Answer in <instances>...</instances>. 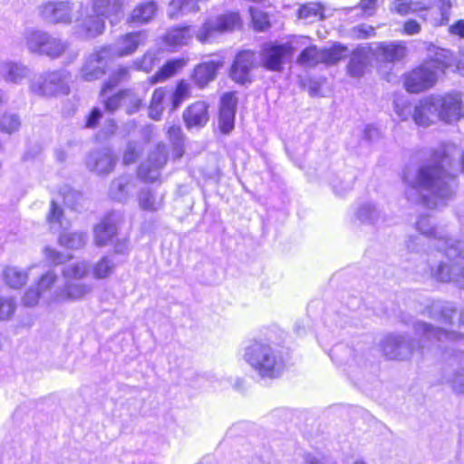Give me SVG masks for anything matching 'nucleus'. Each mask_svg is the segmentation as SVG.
<instances>
[{"mask_svg": "<svg viewBox=\"0 0 464 464\" xmlns=\"http://www.w3.org/2000/svg\"><path fill=\"white\" fill-rule=\"evenodd\" d=\"M168 136L174 146L175 158L179 159L183 155V134L180 126H169L168 128Z\"/></svg>", "mask_w": 464, "mask_h": 464, "instance_id": "nucleus-43", "label": "nucleus"}, {"mask_svg": "<svg viewBox=\"0 0 464 464\" xmlns=\"http://www.w3.org/2000/svg\"><path fill=\"white\" fill-rule=\"evenodd\" d=\"M71 73L66 70L46 72L34 80L31 91L40 96L67 94L70 91Z\"/></svg>", "mask_w": 464, "mask_h": 464, "instance_id": "nucleus-10", "label": "nucleus"}, {"mask_svg": "<svg viewBox=\"0 0 464 464\" xmlns=\"http://www.w3.org/2000/svg\"><path fill=\"white\" fill-rule=\"evenodd\" d=\"M354 37L364 39L374 34V28L371 25L361 24L353 29Z\"/></svg>", "mask_w": 464, "mask_h": 464, "instance_id": "nucleus-59", "label": "nucleus"}, {"mask_svg": "<svg viewBox=\"0 0 464 464\" xmlns=\"http://www.w3.org/2000/svg\"><path fill=\"white\" fill-rule=\"evenodd\" d=\"M243 359L261 378H277L285 369L281 351L261 339L252 340L246 345Z\"/></svg>", "mask_w": 464, "mask_h": 464, "instance_id": "nucleus-3", "label": "nucleus"}, {"mask_svg": "<svg viewBox=\"0 0 464 464\" xmlns=\"http://www.w3.org/2000/svg\"><path fill=\"white\" fill-rule=\"evenodd\" d=\"M392 9L400 14H408L410 13L422 14V4L408 0H397L392 5Z\"/></svg>", "mask_w": 464, "mask_h": 464, "instance_id": "nucleus-47", "label": "nucleus"}, {"mask_svg": "<svg viewBox=\"0 0 464 464\" xmlns=\"http://www.w3.org/2000/svg\"><path fill=\"white\" fill-rule=\"evenodd\" d=\"M438 96L431 95L419 102L415 106L412 119L419 126H429L435 120H439Z\"/></svg>", "mask_w": 464, "mask_h": 464, "instance_id": "nucleus-21", "label": "nucleus"}, {"mask_svg": "<svg viewBox=\"0 0 464 464\" xmlns=\"http://www.w3.org/2000/svg\"><path fill=\"white\" fill-rule=\"evenodd\" d=\"M450 148L436 152L430 162L422 165L416 171L407 169L403 180L408 185L407 198L421 202L430 208L446 204L454 194L455 176L446 169L451 166Z\"/></svg>", "mask_w": 464, "mask_h": 464, "instance_id": "nucleus-1", "label": "nucleus"}, {"mask_svg": "<svg viewBox=\"0 0 464 464\" xmlns=\"http://www.w3.org/2000/svg\"><path fill=\"white\" fill-rule=\"evenodd\" d=\"M107 94H108V92L104 96H102L101 94V97L103 101L106 111H108L110 112H113L116 110H118L121 106H123L122 91L112 95V96H110V97H107Z\"/></svg>", "mask_w": 464, "mask_h": 464, "instance_id": "nucleus-53", "label": "nucleus"}, {"mask_svg": "<svg viewBox=\"0 0 464 464\" xmlns=\"http://www.w3.org/2000/svg\"><path fill=\"white\" fill-rule=\"evenodd\" d=\"M208 104L203 101H198L190 104L183 111V120L186 127L190 129H201L209 120Z\"/></svg>", "mask_w": 464, "mask_h": 464, "instance_id": "nucleus-26", "label": "nucleus"}, {"mask_svg": "<svg viewBox=\"0 0 464 464\" xmlns=\"http://www.w3.org/2000/svg\"><path fill=\"white\" fill-rule=\"evenodd\" d=\"M45 258L53 265H60L71 258V256L64 255L51 247L44 248Z\"/></svg>", "mask_w": 464, "mask_h": 464, "instance_id": "nucleus-56", "label": "nucleus"}, {"mask_svg": "<svg viewBox=\"0 0 464 464\" xmlns=\"http://www.w3.org/2000/svg\"><path fill=\"white\" fill-rule=\"evenodd\" d=\"M165 97V91L162 88H158L154 91L151 98L150 104L156 105L159 107H163L162 102Z\"/></svg>", "mask_w": 464, "mask_h": 464, "instance_id": "nucleus-63", "label": "nucleus"}, {"mask_svg": "<svg viewBox=\"0 0 464 464\" xmlns=\"http://www.w3.org/2000/svg\"><path fill=\"white\" fill-rule=\"evenodd\" d=\"M292 52L293 47L288 43L281 44L266 43L260 51L261 63L268 71L280 72L283 68L284 59Z\"/></svg>", "mask_w": 464, "mask_h": 464, "instance_id": "nucleus-13", "label": "nucleus"}, {"mask_svg": "<svg viewBox=\"0 0 464 464\" xmlns=\"http://www.w3.org/2000/svg\"><path fill=\"white\" fill-rule=\"evenodd\" d=\"M102 115V114L101 109H99L97 107L93 108L92 110V111L90 112V114L86 118L84 127L88 128V129L95 128L97 126L99 121L101 120Z\"/></svg>", "mask_w": 464, "mask_h": 464, "instance_id": "nucleus-60", "label": "nucleus"}, {"mask_svg": "<svg viewBox=\"0 0 464 464\" xmlns=\"http://www.w3.org/2000/svg\"><path fill=\"white\" fill-rule=\"evenodd\" d=\"M82 2L72 0H50L42 3L38 7L40 18L52 25H70L82 15Z\"/></svg>", "mask_w": 464, "mask_h": 464, "instance_id": "nucleus-8", "label": "nucleus"}, {"mask_svg": "<svg viewBox=\"0 0 464 464\" xmlns=\"http://www.w3.org/2000/svg\"><path fill=\"white\" fill-rule=\"evenodd\" d=\"M190 91L191 87L188 82L179 81L172 95V109H177L185 99L188 98Z\"/></svg>", "mask_w": 464, "mask_h": 464, "instance_id": "nucleus-46", "label": "nucleus"}, {"mask_svg": "<svg viewBox=\"0 0 464 464\" xmlns=\"http://www.w3.org/2000/svg\"><path fill=\"white\" fill-rule=\"evenodd\" d=\"M450 33L464 38V20L460 19L450 27Z\"/></svg>", "mask_w": 464, "mask_h": 464, "instance_id": "nucleus-64", "label": "nucleus"}, {"mask_svg": "<svg viewBox=\"0 0 464 464\" xmlns=\"http://www.w3.org/2000/svg\"><path fill=\"white\" fill-rule=\"evenodd\" d=\"M447 382L454 392L464 394V366L447 376Z\"/></svg>", "mask_w": 464, "mask_h": 464, "instance_id": "nucleus-49", "label": "nucleus"}, {"mask_svg": "<svg viewBox=\"0 0 464 464\" xmlns=\"http://www.w3.org/2000/svg\"><path fill=\"white\" fill-rule=\"evenodd\" d=\"M255 53L243 51L237 53L231 66L230 76L238 83L250 82V72L254 66Z\"/></svg>", "mask_w": 464, "mask_h": 464, "instance_id": "nucleus-24", "label": "nucleus"}, {"mask_svg": "<svg viewBox=\"0 0 464 464\" xmlns=\"http://www.w3.org/2000/svg\"><path fill=\"white\" fill-rule=\"evenodd\" d=\"M158 10L154 1H147L139 5L131 13L130 20L134 23L146 24L150 22Z\"/></svg>", "mask_w": 464, "mask_h": 464, "instance_id": "nucleus-37", "label": "nucleus"}, {"mask_svg": "<svg viewBox=\"0 0 464 464\" xmlns=\"http://www.w3.org/2000/svg\"><path fill=\"white\" fill-rule=\"evenodd\" d=\"M155 55L150 53H147L140 61L135 62V65L139 70L144 72H150L154 66Z\"/></svg>", "mask_w": 464, "mask_h": 464, "instance_id": "nucleus-57", "label": "nucleus"}, {"mask_svg": "<svg viewBox=\"0 0 464 464\" xmlns=\"http://www.w3.org/2000/svg\"><path fill=\"white\" fill-rule=\"evenodd\" d=\"M345 52L346 48L340 44H334L328 49H318L315 45H311L301 52L297 63L306 67H314L319 63L333 65L344 57Z\"/></svg>", "mask_w": 464, "mask_h": 464, "instance_id": "nucleus-11", "label": "nucleus"}, {"mask_svg": "<svg viewBox=\"0 0 464 464\" xmlns=\"http://www.w3.org/2000/svg\"><path fill=\"white\" fill-rule=\"evenodd\" d=\"M110 56V49L108 47H101L94 51L86 59L82 68V76L86 81H93L101 78L105 74Z\"/></svg>", "mask_w": 464, "mask_h": 464, "instance_id": "nucleus-16", "label": "nucleus"}, {"mask_svg": "<svg viewBox=\"0 0 464 464\" xmlns=\"http://www.w3.org/2000/svg\"><path fill=\"white\" fill-rule=\"evenodd\" d=\"M47 39L44 41V46L39 55H44L51 59H58L65 53L69 48V42L48 33Z\"/></svg>", "mask_w": 464, "mask_h": 464, "instance_id": "nucleus-33", "label": "nucleus"}, {"mask_svg": "<svg viewBox=\"0 0 464 464\" xmlns=\"http://www.w3.org/2000/svg\"><path fill=\"white\" fill-rule=\"evenodd\" d=\"M377 0H361L360 8L362 14L365 16H371L376 10Z\"/></svg>", "mask_w": 464, "mask_h": 464, "instance_id": "nucleus-61", "label": "nucleus"}, {"mask_svg": "<svg viewBox=\"0 0 464 464\" xmlns=\"http://www.w3.org/2000/svg\"><path fill=\"white\" fill-rule=\"evenodd\" d=\"M124 0H94L93 14H83L79 17L74 26V34L84 40H92L102 35L105 31L103 17L119 16L123 13Z\"/></svg>", "mask_w": 464, "mask_h": 464, "instance_id": "nucleus-5", "label": "nucleus"}, {"mask_svg": "<svg viewBox=\"0 0 464 464\" xmlns=\"http://www.w3.org/2000/svg\"><path fill=\"white\" fill-rule=\"evenodd\" d=\"M56 278H57L56 275L52 271H49L45 275L41 276V278L37 284V286L44 293V295L49 290L51 285H53Z\"/></svg>", "mask_w": 464, "mask_h": 464, "instance_id": "nucleus-58", "label": "nucleus"}, {"mask_svg": "<svg viewBox=\"0 0 464 464\" xmlns=\"http://www.w3.org/2000/svg\"><path fill=\"white\" fill-rule=\"evenodd\" d=\"M47 34L48 32L44 30L35 28L26 29L24 33L23 39L28 52L39 55L44 41L47 39Z\"/></svg>", "mask_w": 464, "mask_h": 464, "instance_id": "nucleus-34", "label": "nucleus"}, {"mask_svg": "<svg viewBox=\"0 0 464 464\" xmlns=\"http://www.w3.org/2000/svg\"><path fill=\"white\" fill-rule=\"evenodd\" d=\"M365 69V62L362 57L353 54L347 65L348 72L353 77H360Z\"/></svg>", "mask_w": 464, "mask_h": 464, "instance_id": "nucleus-52", "label": "nucleus"}, {"mask_svg": "<svg viewBox=\"0 0 464 464\" xmlns=\"http://www.w3.org/2000/svg\"><path fill=\"white\" fill-rule=\"evenodd\" d=\"M241 25L238 13H227L215 18L208 19L198 32L190 25L175 26L169 29L163 37V42L170 47H179L188 44L193 35L202 44L208 43L218 34L232 31Z\"/></svg>", "mask_w": 464, "mask_h": 464, "instance_id": "nucleus-2", "label": "nucleus"}, {"mask_svg": "<svg viewBox=\"0 0 464 464\" xmlns=\"http://www.w3.org/2000/svg\"><path fill=\"white\" fill-rule=\"evenodd\" d=\"M117 219L115 214H110L94 227V242L97 246L113 243V237L117 234Z\"/></svg>", "mask_w": 464, "mask_h": 464, "instance_id": "nucleus-27", "label": "nucleus"}, {"mask_svg": "<svg viewBox=\"0 0 464 464\" xmlns=\"http://www.w3.org/2000/svg\"><path fill=\"white\" fill-rule=\"evenodd\" d=\"M30 74V70L24 64L13 62H0V76L8 82L20 83Z\"/></svg>", "mask_w": 464, "mask_h": 464, "instance_id": "nucleus-30", "label": "nucleus"}, {"mask_svg": "<svg viewBox=\"0 0 464 464\" xmlns=\"http://www.w3.org/2000/svg\"><path fill=\"white\" fill-rule=\"evenodd\" d=\"M463 269L464 266L460 267L457 262L449 264L440 261L436 267L432 266L430 268V275L437 281L443 283L454 282L459 287H464Z\"/></svg>", "mask_w": 464, "mask_h": 464, "instance_id": "nucleus-25", "label": "nucleus"}, {"mask_svg": "<svg viewBox=\"0 0 464 464\" xmlns=\"http://www.w3.org/2000/svg\"><path fill=\"white\" fill-rule=\"evenodd\" d=\"M130 79V70L127 67L117 68L110 76L109 80L104 83L102 89V95L104 96L109 91H111L121 82Z\"/></svg>", "mask_w": 464, "mask_h": 464, "instance_id": "nucleus-41", "label": "nucleus"}, {"mask_svg": "<svg viewBox=\"0 0 464 464\" xmlns=\"http://www.w3.org/2000/svg\"><path fill=\"white\" fill-rule=\"evenodd\" d=\"M21 121L15 113H5L0 118V131L12 134L19 130Z\"/></svg>", "mask_w": 464, "mask_h": 464, "instance_id": "nucleus-44", "label": "nucleus"}, {"mask_svg": "<svg viewBox=\"0 0 464 464\" xmlns=\"http://www.w3.org/2000/svg\"><path fill=\"white\" fill-rule=\"evenodd\" d=\"M91 290L92 286L90 285L66 281L63 289L60 292H56L54 295L48 298L46 302H63L65 300L80 299L89 294Z\"/></svg>", "mask_w": 464, "mask_h": 464, "instance_id": "nucleus-29", "label": "nucleus"}, {"mask_svg": "<svg viewBox=\"0 0 464 464\" xmlns=\"http://www.w3.org/2000/svg\"><path fill=\"white\" fill-rule=\"evenodd\" d=\"M116 266L117 263L112 256H104L92 266V276L95 279H105L114 273Z\"/></svg>", "mask_w": 464, "mask_h": 464, "instance_id": "nucleus-38", "label": "nucleus"}, {"mask_svg": "<svg viewBox=\"0 0 464 464\" xmlns=\"http://www.w3.org/2000/svg\"><path fill=\"white\" fill-rule=\"evenodd\" d=\"M40 297L44 298V293L38 288H29L24 297H23V303L25 306H34L37 304Z\"/></svg>", "mask_w": 464, "mask_h": 464, "instance_id": "nucleus-55", "label": "nucleus"}, {"mask_svg": "<svg viewBox=\"0 0 464 464\" xmlns=\"http://www.w3.org/2000/svg\"><path fill=\"white\" fill-rule=\"evenodd\" d=\"M187 64L183 58L168 61L152 77V82H163L173 76Z\"/></svg>", "mask_w": 464, "mask_h": 464, "instance_id": "nucleus-39", "label": "nucleus"}, {"mask_svg": "<svg viewBox=\"0 0 464 464\" xmlns=\"http://www.w3.org/2000/svg\"><path fill=\"white\" fill-rule=\"evenodd\" d=\"M140 151L141 148L138 142H129L123 153V162L127 165L135 162Z\"/></svg>", "mask_w": 464, "mask_h": 464, "instance_id": "nucleus-54", "label": "nucleus"}, {"mask_svg": "<svg viewBox=\"0 0 464 464\" xmlns=\"http://www.w3.org/2000/svg\"><path fill=\"white\" fill-rule=\"evenodd\" d=\"M458 217L463 237L462 240L459 241L443 237L440 232L433 227L429 216H420L416 222L418 231L429 237L431 241L430 244L434 245L438 251L443 253L450 261L455 260L457 257L464 259V208L459 210Z\"/></svg>", "mask_w": 464, "mask_h": 464, "instance_id": "nucleus-6", "label": "nucleus"}, {"mask_svg": "<svg viewBox=\"0 0 464 464\" xmlns=\"http://www.w3.org/2000/svg\"><path fill=\"white\" fill-rule=\"evenodd\" d=\"M323 6L318 3H310L299 9V18L304 19L307 23H313L324 18Z\"/></svg>", "mask_w": 464, "mask_h": 464, "instance_id": "nucleus-42", "label": "nucleus"}, {"mask_svg": "<svg viewBox=\"0 0 464 464\" xmlns=\"http://www.w3.org/2000/svg\"><path fill=\"white\" fill-rule=\"evenodd\" d=\"M406 53L407 48L403 42L381 43L375 49L376 56L389 63L403 59Z\"/></svg>", "mask_w": 464, "mask_h": 464, "instance_id": "nucleus-31", "label": "nucleus"}, {"mask_svg": "<svg viewBox=\"0 0 464 464\" xmlns=\"http://www.w3.org/2000/svg\"><path fill=\"white\" fill-rule=\"evenodd\" d=\"M137 178L131 175H122L114 179L110 186L109 196L118 202H127L138 188Z\"/></svg>", "mask_w": 464, "mask_h": 464, "instance_id": "nucleus-22", "label": "nucleus"}, {"mask_svg": "<svg viewBox=\"0 0 464 464\" xmlns=\"http://www.w3.org/2000/svg\"><path fill=\"white\" fill-rule=\"evenodd\" d=\"M138 202L141 209L154 212L162 207L163 196L150 188H141L138 194Z\"/></svg>", "mask_w": 464, "mask_h": 464, "instance_id": "nucleus-36", "label": "nucleus"}, {"mask_svg": "<svg viewBox=\"0 0 464 464\" xmlns=\"http://www.w3.org/2000/svg\"><path fill=\"white\" fill-rule=\"evenodd\" d=\"M237 98L233 92H226L220 100L218 127L222 133H230L235 127Z\"/></svg>", "mask_w": 464, "mask_h": 464, "instance_id": "nucleus-20", "label": "nucleus"}, {"mask_svg": "<svg viewBox=\"0 0 464 464\" xmlns=\"http://www.w3.org/2000/svg\"><path fill=\"white\" fill-rule=\"evenodd\" d=\"M122 102L127 113L132 114L139 111L141 106L142 98L131 90L122 91Z\"/></svg>", "mask_w": 464, "mask_h": 464, "instance_id": "nucleus-45", "label": "nucleus"}, {"mask_svg": "<svg viewBox=\"0 0 464 464\" xmlns=\"http://www.w3.org/2000/svg\"><path fill=\"white\" fill-rule=\"evenodd\" d=\"M89 271V265L84 261H81L64 266L63 275L66 281H77L86 276Z\"/></svg>", "mask_w": 464, "mask_h": 464, "instance_id": "nucleus-40", "label": "nucleus"}, {"mask_svg": "<svg viewBox=\"0 0 464 464\" xmlns=\"http://www.w3.org/2000/svg\"><path fill=\"white\" fill-rule=\"evenodd\" d=\"M420 312L435 321L449 325H453V317L458 313L451 303L441 300H427Z\"/></svg>", "mask_w": 464, "mask_h": 464, "instance_id": "nucleus-19", "label": "nucleus"}, {"mask_svg": "<svg viewBox=\"0 0 464 464\" xmlns=\"http://www.w3.org/2000/svg\"><path fill=\"white\" fill-rule=\"evenodd\" d=\"M148 39L146 31H137L121 35L113 44L104 45L110 49V56L124 57L133 54L139 46L144 45Z\"/></svg>", "mask_w": 464, "mask_h": 464, "instance_id": "nucleus-14", "label": "nucleus"}, {"mask_svg": "<svg viewBox=\"0 0 464 464\" xmlns=\"http://www.w3.org/2000/svg\"><path fill=\"white\" fill-rule=\"evenodd\" d=\"M30 269L7 266L3 269V280L10 288L19 289L27 283Z\"/></svg>", "mask_w": 464, "mask_h": 464, "instance_id": "nucleus-32", "label": "nucleus"}, {"mask_svg": "<svg viewBox=\"0 0 464 464\" xmlns=\"http://www.w3.org/2000/svg\"><path fill=\"white\" fill-rule=\"evenodd\" d=\"M16 302L12 297L0 298V321L9 320L14 314Z\"/></svg>", "mask_w": 464, "mask_h": 464, "instance_id": "nucleus-50", "label": "nucleus"}, {"mask_svg": "<svg viewBox=\"0 0 464 464\" xmlns=\"http://www.w3.org/2000/svg\"><path fill=\"white\" fill-rule=\"evenodd\" d=\"M356 217L362 223L379 225L384 222L382 211L372 202L362 204L356 211Z\"/></svg>", "mask_w": 464, "mask_h": 464, "instance_id": "nucleus-35", "label": "nucleus"}, {"mask_svg": "<svg viewBox=\"0 0 464 464\" xmlns=\"http://www.w3.org/2000/svg\"><path fill=\"white\" fill-rule=\"evenodd\" d=\"M415 334L421 338V344H418L417 352L421 354L433 349H448V343L464 345V334L455 331L443 330L433 327L430 324L418 321L413 325Z\"/></svg>", "mask_w": 464, "mask_h": 464, "instance_id": "nucleus-7", "label": "nucleus"}, {"mask_svg": "<svg viewBox=\"0 0 464 464\" xmlns=\"http://www.w3.org/2000/svg\"><path fill=\"white\" fill-rule=\"evenodd\" d=\"M50 229L60 232L59 243L61 246L71 249H79L85 246L87 235L83 232H65L69 222L63 218V210L53 200L47 216Z\"/></svg>", "mask_w": 464, "mask_h": 464, "instance_id": "nucleus-9", "label": "nucleus"}, {"mask_svg": "<svg viewBox=\"0 0 464 464\" xmlns=\"http://www.w3.org/2000/svg\"><path fill=\"white\" fill-rule=\"evenodd\" d=\"M252 23L257 31H265L270 26L268 16L266 13L254 7L249 8Z\"/></svg>", "mask_w": 464, "mask_h": 464, "instance_id": "nucleus-48", "label": "nucleus"}, {"mask_svg": "<svg viewBox=\"0 0 464 464\" xmlns=\"http://www.w3.org/2000/svg\"><path fill=\"white\" fill-rule=\"evenodd\" d=\"M450 0H428L427 5L422 4L420 17L434 26L446 24L450 20Z\"/></svg>", "mask_w": 464, "mask_h": 464, "instance_id": "nucleus-17", "label": "nucleus"}, {"mask_svg": "<svg viewBox=\"0 0 464 464\" xmlns=\"http://www.w3.org/2000/svg\"><path fill=\"white\" fill-rule=\"evenodd\" d=\"M382 349L390 360H406L414 352V345L404 335L390 334L383 338Z\"/></svg>", "mask_w": 464, "mask_h": 464, "instance_id": "nucleus-15", "label": "nucleus"}, {"mask_svg": "<svg viewBox=\"0 0 464 464\" xmlns=\"http://www.w3.org/2000/svg\"><path fill=\"white\" fill-rule=\"evenodd\" d=\"M167 162V149L164 144H158L147 160L138 169L139 177L145 182H154L160 177V171Z\"/></svg>", "mask_w": 464, "mask_h": 464, "instance_id": "nucleus-12", "label": "nucleus"}, {"mask_svg": "<svg viewBox=\"0 0 464 464\" xmlns=\"http://www.w3.org/2000/svg\"><path fill=\"white\" fill-rule=\"evenodd\" d=\"M439 105V120L452 122L462 115V96L459 92L437 95Z\"/></svg>", "mask_w": 464, "mask_h": 464, "instance_id": "nucleus-18", "label": "nucleus"}, {"mask_svg": "<svg viewBox=\"0 0 464 464\" xmlns=\"http://www.w3.org/2000/svg\"><path fill=\"white\" fill-rule=\"evenodd\" d=\"M450 50L438 49L434 56L405 76L404 85L409 92L418 93L435 85L440 74L452 65Z\"/></svg>", "mask_w": 464, "mask_h": 464, "instance_id": "nucleus-4", "label": "nucleus"}, {"mask_svg": "<svg viewBox=\"0 0 464 464\" xmlns=\"http://www.w3.org/2000/svg\"><path fill=\"white\" fill-rule=\"evenodd\" d=\"M87 169L98 175L111 172L116 164V159L108 149L91 152L86 159Z\"/></svg>", "mask_w": 464, "mask_h": 464, "instance_id": "nucleus-23", "label": "nucleus"}, {"mask_svg": "<svg viewBox=\"0 0 464 464\" xmlns=\"http://www.w3.org/2000/svg\"><path fill=\"white\" fill-rule=\"evenodd\" d=\"M394 111L401 121H407L413 116L411 103L402 98L394 101Z\"/></svg>", "mask_w": 464, "mask_h": 464, "instance_id": "nucleus-51", "label": "nucleus"}, {"mask_svg": "<svg viewBox=\"0 0 464 464\" xmlns=\"http://www.w3.org/2000/svg\"><path fill=\"white\" fill-rule=\"evenodd\" d=\"M420 31V24L412 19H410L404 23L403 32L406 34L413 35L418 34Z\"/></svg>", "mask_w": 464, "mask_h": 464, "instance_id": "nucleus-62", "label": "nucleus"}, {"mask_svg": "<svg viewBox=\"0 0 464 464\" xmlns=\"http://www.w3.org/2000/svg\"><path fill=\"white\" fill-rule=\"evenodd\" d=\"M222 66L218 60L205 61L198 64L191 75L194 83L200 89L205 88L210 82L214 81L218 70Z\"/></svg>", "mask_w": 464, "mask_h": 464, "instance_id": "nucleus-28", "label": "nucleus"}]
</instances>
